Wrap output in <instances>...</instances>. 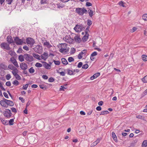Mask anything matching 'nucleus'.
Instances as JSON below:
<instances>
[{
	"label": "nucleus",
	"instance_id": "f257e3e1",
	"mask_svg": "<svg viewBox=\"0 0 147 147\" xmlns=\"http://www.w3.org/2000/svg\"><path fill=\"white\" fill-rule=\"evenodd\" d=\"M76 11L78 14L81 16H82L84 13H86L87 12V10L84 7L82 8H76Z\"/></svg>",
	"mask_w": 147,
	"mask_h": 147
},
{
	"label": "nucleus",
	"instance_id": "f03ea898",
	"mask_svg": "<svg viewBox=\"0 0 147 147\" xmlns=\"http://www.w3.org/2000/svg\"><path fill=\"white\" fill-rule=\"evenodd\" d=\"M84 29L85 28L82 24H76L74 28V30L77 32H80Z\"/></svg>",
	"mask_w": 147,
	"mask_h": 147
},
{
	"label": "nucleus",
	"instance_id": "7ed1b4c3",
	"mask_svg": "<svg viewBox=\"0 0 147 147\" xmlns=\"http://www.w3.org/2000/svg\"><path fill=\"white\" fill-rule=\"evenodd\" d=\"M0 46L1 48L3 49L9 50L11 49L9 45L5 42H3L1 43Z\"/></svg>",
	"mask_w": 147,
	"mask_h": 147
},
{
	"label": "nucleus",
	"instance_id": "20e7f679",
	"mask_svg": "<svg viewBox=\"0 0 147 147\" xmlns=\"http://www.w3.org/2000/svg\"><path fill=\"white\" fill-rule=\"evenodd\" d=\"M26 42L29 46L32 47L34 44L35 41L34 40L31 38H28L26 39Z\"/></svg>",
	"mask_w": 147,
	"mask_h": 147
},
{
	"label": "nucleus",
	"instance_id": "39448f33",
	"mask_svg": "<svg viewBox=\"0 0 147 147\" xmlns=\"http://www.w3.org/2000/svg\"><path fill=\"white\" fill-rule=\"evenodd\" d=\"M24 57L25 59L29 62H31L34 60L33 57L32 56L27 54H24Z\"/></svg>",
	"mask_w": 147,
	"mask_h": 147
},
{
	"label": "nucleus",
	"instance_id": "423d86ee",
	"mask_svg": "<svg viewBox=\"0 0 147 147\" xmlns=\"http://www.w3.org/2000/svg\"><path fill=\"white\" fill-rule=\"evenodd\" d=\"M63 39L65 42L69 43H71L74 40V39L71 38L70 35L66 36L63 38Z\"/></svg>",
	"mask_w": 147,
	"mask_h": 147
},
{
	"label": "nucleus",
	"instance_id": "0eeeda50",
	"mask_svg": "<svg viewBox=\"0 0 147 147\" xmlns=\"http://www.w3.org/2000/svg\"><path fill=\"white\" fill-rule=\"evenodd\" d=\"M34 51L38 53H41L42 51V46L40 45H37L34 48Z\"/></svg>",
	"mask_w": 147,
	"mask_h": 147
},
{
	"label": "nucleus",
	"instance_id": "6e6552de",
	"mask_svg": "<svg viewBox=\"0 0 147 147\" xmlns=\"http://www.w3.org/2000/svg\"><path fill=\"white\" fill-rule=\"evenodd\" d=\"M11 114L10 110L7 109H6L3 113L4 115L8 118L11 117Z\"/></svg>",
	"mask_w": 147,
	"mask_h": 147
},
{
	"label": "nucleus",
	"instance_id": "1a4fd4ad",
	"mask_svg": "<svg viewBox=\"0 0 147 147\" xmlns=\"http://www.w3.org/2000/svg\"><path fill=\"white\" fill-rule=\"evenodd\" d=\"M15 42L17 45H21L23 43V40L20 39L18 37H16L14 39Z\"/></svg>",
	"mask_w": 147,
	"mask_h": 147
},
{
	"label": "nucleus",
	"instance_id": "9d476101",
	"mask_svg": "<svg viewBox=\"0 0 147 147\" xmlns=\"http://www.w3.org/2000/svg\"><path fill=\"white\" fill-rule=\"evenodd\" d=\"M10 61L16 67H19L18 63L15 58L13 57L11 58Z\"/></svg>",
	"mask_w": 147,
	"mask_h": 147
},
{
	"label": "nucleus",
	"instance_id": "9b49d317",
	"mask_svg": "<svg viewBox=\"0 0 147 147\" xmlns=\"http://www.w3.org/2000/svg\"><path fill=\"white\" fill-rule=\"evenodd\" d=\"M20 67L21 69L23 70H25L28 68L27 64L24 62L22 63L20 65Z\"/></svg>",
	"mask_w": 147,
	"mask_h": 147
},
{
	"label": "nucleus",
	"instance_id": "f8f14e48",
	"mask_svg": "<svg viewBox=\"0 0 147 147\" xmlns=\"http://www.w3.org/2000/svg\"><path fill=\"white\" fill-rule=\"evenodd\" d=\"M74 40L76 42L78 43H80L82 41L80 36L76 35L74 37Z\"/></svg>",
	"mask_w": 147,
	"mask_h": 147
},
{
	"label": "nucleus",
	"instance_id": "ddd939ff",
	"mask_svg": "<svg viewBox=\"0 0 147 147\" xmlns=\"http://www.w3.org/2000/svg\"><path fill=\"white\" fill-rule=\"evenodd\" d=\"M40 57L41 59H43L45 61L48 58V54L47 53L44 52L43 54L41 55Z\"/></svg>",
	"mask_w": 147,
	"mask_h": 147
},
{
	"label": "nucleus",
	"instance_id": "4468645a",
	"mask_svg": "<svg viewBox=\"0 0 147 147\" xmlns=\"http://www.w3.org/2000/svg\"><path fill=\"white\" fill-rule=\"evenodd\" d=\"M7 41L9 44L13 43V41L12 38L11 36H9L7 37Z\"/></svg>",
	"mask_w": 147,
	"mask_h": 147
},
{
	"label": "nucleus",
	"instance_id": "2eb2a0df",
	"mask_svg": "<svg viewBox=\"0 0 147 147\" xmlns=\"http://www.w3.org/2000/svg\"><path fill=\"white\" fill-rule=\"evenodd\" d=\"M6 99H5V100H1L0 101V104L3 107H5L6 108H7L8 106H7V104L6 103Z\"/></svg>",
	"mask_w": 147,
	"mask_h": 147
},
{
	"label": "nucleus",
	"instance_id": "dca6fc26",
	"mask_svg": "<svg viewBox=\"0 0 147 147\" xmlns=\"http://www.w3.org/2000/svg\"><path fill=\"white\" fill-rule=\"evenodd\" d=\"M0 67L1 69L4 70L7 69V67L4 63H1L0 64Z\"/></svg>",
	"mask_w": 147,
	"mask_h": 147
},
{
	"label": "nucleus",
	"instance_id": "f3484780",
	"mask_svg": "<svg viewBox=\"0 0 147 147\" xmlns=\"http://www.w3.org/2000/svg\"><path fill=\"white\" fill-rule=\"evenodd\" d=\"M44 67L46 69H50L51 68L50 65L47 63L46 62H44V64L43 65Z\"/></svg>",
	"mask_w": 147,
	"mask_h": 147
},
{
	"label": "nucleus",
	"instance_id": "a211bd4d",
	"mask_svg": "<svg viewBox=\"0 0 147 147\" xmlns=\"http://www.w3.org/2000/svg\"><path fill=\"white\" fill-rule=\"evenodd\" d=\"M6 103L7 104V106H8V105L12 106H13L14 105L12 101L6 99Z\"/></svg>",
	"mask_w": 147,
	"mask_h": 147
},
{
	"label": "nucleus",
	"instance_id": "6ab92c4d",
	"mask_svg": "<svg viewBox=\"0 0 147 147\" xmlns=\"http://www.w3.org/2000/svg\"><path fill=\"white\" fill-rule=\"evenodd\" d=\"M101 140V139L100 138H98L97 139L96 141L93 142L92 144V146H96L98 143L100 142Z\"/></svg>",
	"mask_w": 147,
	"mask_h": 147
},
{
	"label": "nucleus",
	"instance_id": "aec40b11",
	"mask_svg": "<svg viewBox=\"0 0 147 147\" xmlns=\"http://www.w3.org/2000/svg\"><path fill=\"white\" fill-rule=\"evenodd\" d=\"M44 45L49 48H50L52 47V46L50 44L49 42L47 41L44 42Z\"/></svg>",
	"mask_w": 147,
	"mask_h": 147
},
{
	"label": "nucleus",
	"instance_id": "412c9836",
	"mask_svg": "<svg viewBox=\"0 0 147 147\" xmlns=\"http://www.w3.org/2000/svg\"><path fill=\"white\" fill-rule=\"evenodd\" d=\"M33 56L35 58H36L38 59L39 60H41V58L40 57V56L37 54L35 53H33Z\"/></svg>",
	"mask_w": 147,
	"mask_h": 147
},
{
	"label": "nucleus",
	"instance_id": "4be33fe9",
	"mask_svg": "<svg viewBox=\"0 0 147 147\" xmlns=\"http://www.w3.org/2000/svg\"><path fill=\"white\" fill-rule=\"evenodd\" d=\"M59 51L61 53H66L68 51L66 48H61L60 49Z\"/></svg>",
	"mask_w": 147,
	"mask_h": 147
},
{
	"label": "nucleus",
	"instance_id": "5701e85b",
	"mask_svg": "<svg viewBox=\"0 0 147 147\" xmlns=\"http://www.w3.org/2000/svg\"><path fill=\"white\" fill-rule=\"evenodd\" d=\"M112 136L113 139L116 142H117V136L115 134L114 132H112Z\"/></svg>",
	"mask_w": 147,
	"mask_h": 147
},
{
	"label": "nucleus",
	"instance_id": "b1692460",
	"mask_svg": "<svg viewBox=\"0 0 147 147\" xmlns=\"http://www.w3.org/2000/svg\"><path fill=\"white\" fill-rule=\"evenodd\" d=\"M17 67H16L15 66L14 67L12 65L10 64L8 65L7 68H9L11 70H14Z\"/></svg>",
	"mask_w": 147,
	"mask_h": 147
},
{
	"label": "nucleus",
	"instance_id": "393cba45",
	"mask_svg": "<svg viewBox=\"0 0 147 147\" xmlns=\"http://www.w3.org/2000/svg\"><path fill=\"white\" fill-rule=\"evenodd\" d=\"M62 63L64 65H66L68 64V62L65 59L63 58L61 59Z\"/></svg>",
	"mask_w": 147,
	"mask_h": 147
},
{
	"label": "nucleus",
	"instance_id": "a878e982",
	"mask_svg": "<svg viewBox=\"0 0 147 147\" xmlns=\"http://www.w3.org/2000/svg\"><path fill=\"white\" fill-rule=\"evenodd\" d=\"M24 55L23 56L22 55H20L19 56L18 59L20 61H24Z\"/></svg>",
	"mask_w": 147,
	"mask_h": 147
},
{
	"label": "nucleus",
	"instance_id": "bb28decb",
	"mask_svg": "<svg viewBox=\"0 0 147 147\" xmlns=\"http://www.w3.org/2000/svg\"><path fill=\"white\" fill-rule=\"evenodd\" d=\"M18 70L17 68H16L15 70H13L12 71V73L13 74V75L14 76H16L17 74H18Z\"/></svg>",
	"mask_w": 147,
	"mask_h": 147
},
{
	"label": "nucleus",
	"instance_id": "cd10ccee",
	"mask_svg": "<svg viewBox=\"0 0 147 147\" xmlns=\"http://www.w3.org/2000/svg\"><path fill=\"white\" fill-rule=\"evenodd\" d=\"M88 35H84L82 38V40L84 42H85L87 40L88 38Z\"/></svg>",
	"mask_w": 147,
	"mask_h": 147
},
{
	"label": "nucleus",
	"instance_id": "c85d7f7f",
	"mask_svg": "<svg viewBox=\"0 0 147 147\" xmlns=\"http://www.w3.org/2000/svg\"><path fill=\"white\" fill-rule=\"evenodd\" d=\"M0 119H1V121L2 123H3V124H4V125H8V123H7V120L2 118Z\"/></svg>",
	"mask_w": 147,
	"mask_h": 147
},
{
	"label": "nucleus",
	"instance_id": "c756f323",
	"mask_svg": "<svg viewBox=\"0 0 147 147\" xmlns=\"http://www.w3.org/2000/svg\"><path fill=\"white\" fill-rule=\"evenodd\" d=\"M142 80L144 83L147 82V75L142 79Z\"/></svg>",
	"mask_w": 147,
	"mask_h": 147
},
{
	"label": "nucleus",
	"instance_id": "7c9ffc66",
	"mask_svg": "<svg viewBox=\"0 0 147 147\" xmlns=\"http://www.w3.org/2000/svg\"><path fill=\"white\" fill-rule=\"evenodd\" d=\"M142 146L143 147H146L147 146V140H144L142 144Z\"/></svg>",
	"mask_w": 147,
	"mask_h": 147
},
{
	"label": "nucleus",
	"instance_id": "2f4dec72",
	"mask_svg": "<svg viewBox=\"0 0 147 147\" xmlns=\"http://www.w3.org/2000/svg\"><path fill=\"white\" fill-rule=\"evenodd\" d=\"M88 11L90 16L91 17H92L93 15V12L92 11L91 9H89Z\"/></svg>",
	"mask_w": 147,
	"mask_h": 147
},
{
	"label": "nucleus",
	"instance_id": "473e14b6",
	"mask_svg": "<svg viewBox=\"0 0 147 147\" xmlns=\"http://www.w3.org/2000/svg\"><path fill=\"white\" fill-rule=\"evenodd\" d=\"M67 74H68L71 75H73V71L72 70H70L69 69H68L67 70Z\"/></svg>",
	"mask_w": 147,
	"mask_h": 147
},
{
	"label": "nucleus",
	"instance_id": "72a5a7b5",
	"mask_svg": "<svg viewBox=\"0 0 147 147\" xmlns=\"http://www.w3.org/2000/svg\"><path fill=\"white\" fill-rule=\"evenodd\" d=\"M142 59L143 61H147V56L145 55H142Z\"/></svg>",
	"mask_w": 147,
	"mask_h": 147
},
{
	"label": "nucleus",
	"instance_id": "f704fd0d",
	"mask_svg": "<svg viewBox=\"0 0 147 147\" xmlns=\"http://www.w3.org/2000/svg\"><path fill=\"white\" fill-rule=\"evenodd\" d=\"M29 71L30 73L33 74L35 70L33 67H32L29 69Z\"/></svg>",
	"mask_w": 147,
	"mask_h": 147
},
{
	"label": "nucleus",
	"instance_id": "c9c22d12",
	"mask_svg": "<svg viewBox=\"0 0 147 147\" xmlns=\"http://www.w3.org/2000/svg\"><path fill=\"white\" fill-rule=\"evenodd\" d=\"M142 19L145 21H147V14H144L142 17Z\"/></svg>",
	"mask_w": 147,
	"mask_h": 147
},
{
	"label": "nucleus",
	"instance_id": "e433bc0d",
	"mask_svg": "<svg viewBox=\"0 0 147 147\" xmlns=\"http://www.w3.org/2000/svg\"><path fill=\"white\" fill-rule=\"evenodd\" d=\"M76 52V49L74 48H72L71 49L70 53L71 54H73L75 53Z\"/></svg>",
	"mask_w": 147,
	"mask_h": 147
},
{
	"label": "nucleus",
	"instance_id": "4c0bfd02",
	"mask_svg": "<svg viewBox=\"0 0 147 147\" xmlns=\"http://www.w3.org/2000/svg\"><path fill=\"white\" fill-rule=\"evenodd\" d=\"M109 113V112L107 111H102L100 114V115H105Z\"/></svg>",
	"mask_w": 147,
	"mask_h": 147
},
{
	"label": "nucleus",
	"instance_id": "58836bf2",
	"mask_svg": "<svg viewBox=\"0 0 147 147\" xmlns=\"http://www.w3.org/2000/svg\"><path fill=\"white\" fill-rule=\"evenodd\" d=\"M12 84L13 85H15L16 86H18L19 84V82L17 80H15L13 82Z\"/></svg>",
	"mask_w": 147,
	"mask_h": 147
},
{
	"label": "nucleus",
	"instance_id": "ea45409f",
	"mask_svg": "<svg viewBox=\"0 0 147 147\" xmlns=\"http://www.w3.org/2000/svg\"><path fill=\"white\" fill-rule=\"evenodd\" d=\"M68 60L69 62H71L74 61V59L72 57H69L68 58Z\"/></svg>",
	"mask_w": 147,
	"mask_h": 147
},
{
	"label": "nucleus",
	"instance_id": "a19ab883",
	"mask_svg": "<svg viewBox=\"0 0 147 147\" xmlns=\"http://www.w3.org/2000/svg\"><path fill=\"white\" fill-rule=\"evenodd\" d=\"M35 66L38 67H42V65L39 63H37L35 64Z\"/></svg>",
	"mask_w": 147,
	"mask_h": 147
},
{
	"label": "nucleus",
	"instance_id": "79ce46f5",
	"mask_svg": "<svg viewBox=\"0 0 147 147\" xmlns=\"http://www.w3.org/2000/svg\"><path fill=\"white\" fill-rule=\"evenodd\" d=\"M53 61L54 63L56 65H59L60 64V62L58 61H55L54 60Z\"/></svg>",
	"mask_w": 147,
	"mask_h": 147
},
{
	"label": "nucleus",
	"instance_id": "37998d69",
	"mask_svg": "<svg viewBox=\"0 0 147 147\" xmlns=\"http://www.w3.org/2000/svg\"><path fill=\"white\" fill-rule=\"evenodd\" d=\"M15 76V77L18 80H20L21 79L20 76L18 74Z\"/></svg>",
	"mask_w": 147,
	"mask_h": 147
},
{
	"label": "nucleus",
	"instance_id": "c03bdc74",
	"mask_svg": "<svg viewBox=\"0 0 147 147\" xmlns=\"http://www.w3.org/2000/svg\"><path fill=\"white\" fill-rule=\"evenodd\" d=\"M61 48H67V44L65 43H62L61 44Z\"/></svg>",
	"mask_w": 147,
	"mask_h": 147
},
{
	"label": "nucleus",
	"instance_id": "a18cd8bd",
	"mask_svg": "<svg viewBox=\"0 0 147 147\" xmlns=\"http://www.w3.org/2000/svg\"><path fill=\"white\" fill-rule=\"evenodd\" d=\"M14 121V119H10L9 121V124L10 125H12L13 124V122Z\"/></svg>",
	"mask_w": 147,
	"mask_h": 147
},
{
	"label": "nucleus",
	"instance_id": "49530a36",
	"mask_svg": "<svg viewBox=\"0 0 147 147\" xmlns=\"http://www.w3.org/2000/svg\"><path fill=\"white\" fill-rule=\"evenodd\" d=\"M123 3V1H121L118 4L120 6H122L124 7H125V6L124 5Z\"/></svg>",
	"mask_w": 147,
	"mask_h": 147
},
{
	"label": "nucleus",
	"instance_id": "de8ad7c7",
	"mask_svg": "<svg viewBox=\"0 0 147 147\" xmlns=\"http://www.w3.org/2000/svg\"><path fill=\"white\" fill-rule=\"evenodd\" d=\"M88 65L87 64H85L82 67V68L83 69H86L88 68Z\"/></svg>",
	"mask_w": 147,
	"mask_h": 147
},
{
	"label": "nucleus",
	"instance_id": "09e8293b",
	"mask_svg": "<svg viewBox=\"0 0 147 147\" xmlns=\"http://www.w3.org/2000/svg\"><path fill=\"white\" fill-rule=\"evenodd\" d=\"M11 110L12 112L16 113L17 112V110L14 107L11 108Z\"/></svg>",
	"mask_w": 147,
	"mask_h": 147
},
{
	"label": "nucleus",
	"instance_id": "8fccbe9b",
	"mask_svg": "<svg viewBox=\"0 0 147 147\" xmlns=\"http://www.w3.org/2000/svg\"><path fill=\"white\" fill-rule=\"evenodd\" d=\"M83 55L81 53H80L78 55V58L79 59H82L83 57Z\"/></svg>",
	"mask_w": 147,
	"mask_h": 147
},
{
	"label": "nucleus",
	"instance_id": "3c124183",
	"mask_svg": "<svg viewBox=\"0 0 147 147\" xmlns=\"http://www.w3.org/2000/svg\"><path fill=\"white\" fill-rule=\"evenodd\" d=\"M61 88H60L59 90L61 91H64V89H66L67 87H65L63 86H61Z\"/></svg>",
	"mask_w": 147,
	"mask_h": 147
},
{
	"label": "nucleus",
	"instance_id": "603ef678",
	"mask_svg": "<svg viewBox=\"0 0 147 147\" xmlns=\"http://www.w3.org/2000/svg\"><path fill=\"white\" fill-rule=\"evenodd\" d=\"M39 86L40 88L42 89H46V87H45L44 84H40L39 85Z\"/></svg>",
	"mask_w": 147,
	"mask_h": 147
},
{
	"label": "nucleus",
	"instance_id": "864d4df0",
	"mask_svg": "<svg viewBox=\"0 0 147 147\" xmlns=\"http://www.w3.org/2000/svg\"><path fill=\"white\" fill-rule=\"evenodd\" d=\"M6 78L7 80H9L11 78V76L10 74H7L6 76Z\"/></svg>",
	"mask_w": 147,
	"mask_h": 147
},
{
	"label": "nucleus",
	"instance_id": "5fc2aeb1",
	"mask_svg": "<svg viewBox=\"0 0 147 147\" xmlns=\"http://www.w3.org/2000/svg\"><path fill=\"white\" fill-rule=\"evenodd\" d=\"M28 85L27 84H26L24 85L22 87L23 89L25 90H26L27 88L28 87Z\"/></svg>",
	"mask_w": 147,
	"mask_h": 147
},
{
	"label": "nucleus",
	"instance_id": "6e6d98bb",
	"mask_svg": "<svg viewBox=\"0 0 147 147\" xmlns=\"http://www.w3.org/2000/svg\"><path fill=\"white\" fill-rule=\"evenodd\" d=\"M87 51V50L85 49V50H84L82 51L81 53L83 55H85Z\"/></svg>",
	"mask_w": 147,
	"mask_h": 147
},
{
	"label": "nucleus",
	"instance_id": "4d7b16f0",
	"mask_svg": "<svg viewBox=\"0 0 147 147\" xmlns=\"http://www.w3.org/2000/svg\"><path fill=\"white\" fill-rule=\"evenodd\" d=\"M88 28H89V27H88L85 30L86 35H89V34H88V32L89 31V30L88 29Z\"/></svg>",
	"mask_w": 147,
	"mask_h": 147
},
{
	"label": "nucleus",
	"instance_id": "13d9d810",
	"mask_svg": "<svg viewBox=\"0 0 147 147\" xmlns=\"http://www.w3.org/2000/svg\"><path fill=\"white\" fill-rule=\"evenodd\" d=\"M48 81L49 82H52L54 81V79L53 78L51 77L49 79Z\"/></svg>",
	"mask_w": 147,
	"mask_h": 147
},
{
	"label": "nucleus",
	"instance_id": "bf43d9fd",
	"mask_svg": "<svg viewBox=\"0 0 147 147\" xmlns=\"http://www.w3.org/2000/svg\"><path fill=\"white\" fill-rule=\"evenodd\" d=\"M97 54V52L96 51L93 52L91 55V56L94 57Z\"/></svg>",
	"mask_w": 147,
	"mask_h": 147
},
{
	"label": "nucleus",
	"instance_id": "052dcab7",
	"mask_svg": "<svg viewBox=\"0 0 147 147\" xmlns=\"http://www.w3.org/2000/svg\"><path fill=\"white\" fill-rule=\"evenodd\" d=\"M19 99L21 100L22 102L24 103L25 101V100L22 97H19Z\"/></svg>",
	"mask_w": 147,
	"mask_h": 147
},
{
	"label": "nucleus",
	"instance_id": "680f3d73",
	"mask_svg": "<svg viewBox=\"0 0 147 147\" xmlns=\"http://www.w3.org/2000/svg\"><path fill=\"white\" fill-rule=\"evenodd\" d=\"M11 82L9 81L7 82L6 83V84H5L7 86H10L11 85Z\"/></svg>",
	"mask_w": 147,
	"mask_h": 147
},
{
	"label": "nucleus",
	"instance_id": "e2e57ef3",
	"mask_svg": "<svg viewBox=\"0 0 147 147\" xmlns=\"http://www.w3.org/2000/svg\"><path fill=\"white\" fill-rule=\"evenodd\" d=\"M92 24V21L90 20H88V23H87L88 25L89 26H90Z\"/></svg>",
	"mask_w": 147,
	"mask_h": 147
},
{
	"label": "nucleus",
	"instance_id": "0e129e2a",
	"mask_svg": "<svg viewBox=\"0 0 147 147\" xmlns=\"http://www.w3.org/2000/svg\"><path fill=\"white\" fill-rule=\"evenodd\" d=\"M82 65V62H80L78 63L77 66L78 68H80L81 67Z\"/></svg>",
	"mask_w": 147,
	"mask_h": 147
},
{
	"label": "nucleus",
	"instance_id": "69168bd1",
	"mask_svg": "<svg viewBox=\"0 0 147 147\" xmlns=\"http://www.w3.org/2000/svg\"><path fill=\"white\" fill-rule=\"evenodd\" d=\"M100 73L98 72V73H97L95 74H94V75L95 77L96 78L98 77L99 76H100Z\"/></svg>",
	"mask_w": 147,
	"mask_h": 147
},
{
	"label": "nucleus",
	"instance_id": "338daca9",
	"mask_svg": "<svg viewBox=\"0 0 147 147\" xmlns=\"http://www.w3.org/2000/svg\"><path fill=\"white\" fill-rule=\"evenodd\" d=\"M3 94L5 98H8V95L7 93L4 92L3 93Z\"/></svg>",
	"mask_w": 147,
	"mask_h": 147
},
{
	"label": "nucleus",
	"instance_id": "774afa93",
	"mask_svg": "<svg viewBox=\"0 0 147 147\" xmlns=\"http://www.w3.org/2000/svg\"><path fill=\"white\" fill-rule=\"evenodd\" d=\"M86 5L87 6H90L92 5V4L89 2H87L86 3Z\"/></svg>",
	"mask_w": 147,
	"mask_h": 147
}]
</instances>
